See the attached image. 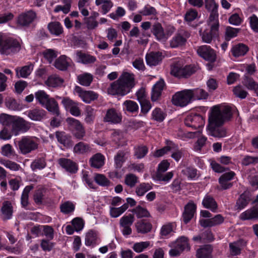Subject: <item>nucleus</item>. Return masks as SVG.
I'll return each mask as SVG.
<instances>
[{"instance_id":"1","label":"nucleus","mask_w":258,"mask_h":258,"mask_svg":"<svg viewBox=\"0 0 258 258\" xmlns=\"http://www.w3.org/2000/svg\"><path fill=\"white\" fill-rule=\"evenodd\" d=\"M232 117L231 108L225 105H216L212 109L209 118L208 130L209 134L216 138H224L227 135V130L222 126Z\"/></svg>"},{"instance_id":"2","label":"nucleus","mask_w":258,"mask_h":258,"mask_svg":"<svg viewBox=\"0 0 258 258\" xmlns=\"http://www.w3.org/2000/svg\"><path fill=\"white\" fill-rule=\"evenodd\" d=\"M135 85L133 74L127 72L122 73L119 79L111 84L108 88V93L112 95L123 96L130 92Z\"/></svg>"},{"instance_id":"3","label":"nucleus","mask_w":258,"mask_h":258,"mask_svg":"<svg viewBox=\"0 0 258 258\" xmlns=\"http://www.w3.org/2000/svg\"><path fill=\"white\" fill-rule=\"evenodd\" d=\"M192 99L191 90H184L176 93L172 98L173 104L183 107L187 105Z\"/></svg>"},{"instance_id":"4","label":"nucleus","mask_w":258,"mask_h":258,"mask_svg":"<svg viewBox=\"0 0 258 258\" xmlns=\"http://www.w3.org/2000/svg\"><path fill=\"white\" fill-rule=\"evenodd\" d=\"M21 49L19 42L13 38L4 39L0 44V53L3 54H9L12 52L18 51Z\"/></svg>"},{"instance_id":"5","label":"nucleus","mask_w":258,"mask_h":258,"mask_svg":"<svg viewBox=\"0 0 258 258\" xmlns=\"http://www.w3.org/2000/svg\"><path fill=\"white\" fill-rule=\"evenodd\" d=\"M67 122L73 130L74 136L78 140L83 139L85 136L86 132L81 122L79 120L71 117L67 119Z\"/></svg>"},{"instance_id":"6","label":"nucleus","mask_w":258,"mask_h":258,"mask_svg":"<svg viewBox=\"0 0 258 258\" xmlns=\"http://www.w3.org/2000/svg\"><path fill=\"white\" fill-rule=\"evenodd\" d=\"M31 127V123L22 117L15 116L14 120L12 132L17 136L20 132H26Z\"/></svg>"},{"instance_id":"7","label":"nucleus","mask_w":258,"mask_h":258,"mask_svg":"<svg viewBox=\"0 0 258 258\" xmlns=\"http://www.w3.org/2000/svg\"><path fill=\"white\" fill-rule=\"evenodd\" d=\"M18 146L21 153L23 154L29 153L38 148V144L31 139L24 137L19 142Z\"/></svg>"},{"instance_id":"8","label":"nucleus","mask_w":258,"mask_h":258,"mask_svg":"<svg viewBox=\"0 0 258 258\" xmlns=\"http://www.w3.org/2000/svg\"><path fill=\"white\" fill-rule=\"evenodd\" d=\"M198 54L206 60L213 62L216 59V54L213 49L207 45L200 46L197 49Z\"/></svg>"},{"instance_id":"9","label":"nucleus","mask_w":258,"mask_h":258,"mask_svg":"<svg viewBox=\"0 0 258 258\" xmlns=\"http://www.w3.org/2000/svg\"><path fill=\"white\" fill-rule=\"evenodd\" d=\"M75 90L83 101L87 103H89L92 101L97 99L98 97V95L97 93L92 91H84L79 86H76Z\"/></svg>"},{"instance_id":"10","label":"nucleus","mask_w":258,"mask_h":258,"mask_svg":"<svg viewBox=\"0 0 258 258\" xmlns=\"http://www.w3.org/2000/svg\"><path fill=\"white\" fill-rule=\"evenodd\" d=\"M185 124L187 126L197 129L203 126L204 121L202 116L200 115H191L186 117Z\"/></svg>"},{"instance_id":"11","label":"nucleus","mask_w":258,"mask_h":258,"mask_svg":"<svg viewBox=\"0 0 258 258\" xmlns=\"http://www.w3.org/2000/svg\"><path fill=\"white\" fill-rule=\"evenodd\" d=\"M239 219L242 221L258 220V204L242 212Z\"/></svg>"},{"instance_id":"12","label":"nucleus","mask_w":258,"mask_h":258,"mask_svg":"<svg viewBox=\"0 0 258 258\" xmlns=\"http://www.w3.org/2000/svg\"><path fill=\"white\" fill-rule=\"evenodd\" d=\"M246 241L240 239L229 243V253L232 256L239 255L241 250L246 246Z\"/></svg>"},{"instance_id":"13","label":"nucleus","mask_w":258,"mask_h":258,"mask_svg":"<svg viewBox=\"0 0 258 258\" xmlns=\"http://www.w3.org/2000/svg\"><path fill=\"white\" fill-rule=\"evenodd\" d=\"M36 18V14L32 11H28L19 15L17 22L22 26H26L32 23Z\"/></svg>"},{"instance_id":"14","label":"nucleus","mask_w":258,"mask_h":258,"mask_svg":"<svg viewBox=\"0 0 258 258\" xmlns=\"http://www.w3.org/2000/svg\"><path fill=\"white\" fill-rule=\"evenodd\" d=\"M189 34L187 32L176 34L170 41V46L172 48L180 47L184 45Z\"/></svg>"},{"instance_id":"15","label":"nucleus","mask_w":258,"mask_h":258,"mask_svg":"<svg viewBox=\"0 0 258 258\" xmlns=\"http://www.w3.org/2000/svg\"><path fill=\"white\" fill-rule=\"evenodd\" d=\"M196 210V205L192 202H189L185 206L182 217L185 224H187L194 217Z\"/></svg>"},{"instance_id":"16","label":"nucleus","mask_w":258,"mask_h":258,"mask_svg":"<svg viewBox=\"0 0 258 258\" xmlns=\"http://www.w3.org/2000/svg\"><path fill=\"white\" fill-rule=\"evenodd\" d=\"M162 53L160 52H151L146 56V62L150 66H155L162 60Z\"/></svg>"},{"instance_id":"17","label":"nucleus","mask_w":258,"mask_h":258,"mask_svg":"<svg viewBox=\"0 0 258 258\" xmlns=\"http://www.w3.org/2000/svg\"><path fill=\"white\" fill-rule=\"evenodd\" d=\"M208 24L211 28V31L215 34L217 31H219V14L218 11L210 12Z\"/></svg>"},{"instance_id":"18","label":"nucleus","mask_w":258,"mask_h":258,"mask_svg":"<svg viewBox=\"0 0 258 258\" xmlns=\"http://www.w3.org/2000/svg\"><path fill=\"white\" fill-rule=\"evenodd\" d=\"M55 136L57 141L63 145L66 148H70L73 145V142L71 139V136L67 134L64 132H56Z\"/></svg>"},{"instance_id":"19","label":"nucleus","mask_w":258,"mask_h":258,"mask_svg":"<svg viewBox=\"0 0 258 258\" xmlns=\"http://www.w3.org/2000/svg\"><path fill=\"white\" fill-rule=\"evenodd\" d=\"M58 163L62 168L71 173H75L78 169L77 164L70 159L61 158L59 159Z\"/></svg>"},{"instance_id":"20","label":"nucleus","mask_w":258,"mask_h":258,"mask_svg":"<svg viewBox=\"0 0 258 258\" xmlns=\"http://www.w3.org/2000/svg\"><path fill=\"white\" fill-rule=\"evenodd\" d=\"M235 174L233 171L225 173L221 175L219 179V183L222 189H226L232 186L231 183L228 182L235 176Z\"/></svg>"},{"instance_id":"21","label":"nucleus","mask_w":258,"mask_h":258,"mask_svg":"<svg viewBox=\"0 0 258 258\" xmlns=\"http://www.w3.org/2000/svg\"><path fill=\"white\" fill-rule=\"evenodd\" d=\"M104 120L113 123H117L121 121V116L114 109L111 108L107 110Z\"/></svg>"},{"instance_id":"22","label":"nucleus","mask_w":258,"mask_h":258,"mask_svg":"<svg viewBox=\"0 0 258 258\" xmlns=\"http://www.w3.org/2000/svg\"><path fill=\"white\" fill-rule=\"evenodd\" d=\"M46 115V111L42 109L34 108L28 112V116L33 121H41Z\"/></svg>"},{"instance_id":"23","label":"nucleus","mask_w":258,"mask_h":258,"mask_svg":"<svg viewBox=\"0 0 258 258\" xmlns=\"http://www.w3.org/2000/svg\"><path fill=\"white\" fill-rule=\"evenodd\" d=\"M212 246L211 245H205L197 250V258H212Z\"/></svg>"},{"instance_id":"24","label":"nucleus","mask_w":258,"mask_h":258,"mask_svg":"<svg viewBox=\"0 0 258 258\" xmlns=\"http://www.w3.org/2000/svg\"><path fill=\"white\" fill-rule=\"evenodd\" d=\"M251 198L249 192H244L241 194L237 200L235 206L236 209L241 210L244 209L248 204Z\"/></svg>"},{"instance_id":"25","label":"nucleus","mask_w":258,"mask_h":258,"mask_svg":"<svg viewBox=\"0 0 258 258\" xmlns=\"http://www.w3.org/2000/svg\"><path fill=\"white\" fill-rule=\"evenodd\" d=\"M2 218L4 220L10 219L13 214V206L10 201H5L1 208Z\"/></svg>"},{"instance_id":"26","label":"nucleus","mask_w":258,"mask_h":258,"mask_svg":"<svg viewBox=\"0 0 258 258\" xmlns=\"http://www.w3.org/2000/svg\"><path fill=\"white\" fill-rule=\"evenodd\" d=\"M91 146L83 142H80L74 147V152L78 154H86L91 152Z\"/></svg>"},{"instance_id":"27","label":"nucleus","mask_w":258,"mask_h":258,"mask_svg":"<svg viewBox=\"0 0 258 258\" xmlns=\"http://www.w3.org/2000/svg\"><path fill=\"white\" fill-rule=\"evenodd\" d=\"M54 65L57 69L64 71L68 69L70 64L68 61L67 56L62 55L55 60Z\"/></svg>"},{"instance_id":"28","label":"nucleus","mask_w":258,"mask_h":258,"mask_svg":"<svg viewBox=\"0 0 258 258\" xmlns=\"http://www.w3.org/2000/svg\"><path fill=\"white\" fill-rule=\"evenodd\" d=\"M90 162L92 167L100 168L104 164V157L101 153H97L90 158Z\"/></svg>"},{"instance_id":"29","label":"nucleus","mask_w":258,"mask_h":258,"mask_svg":"<svg viewBox=\"0 0 258 258\" xmlns=\"http://www.w3.org/2000/svg\"><path fill=\"white\" fill-rule=\"evenodd\" d=\"M164 86L163 80H161L158 81L154 86L152 90L151 99L153 101H156L158 99L161 94Z\"/></svg>"},{"instance_id":"30","label":"nucleus","mask_w":258,"mask_h":258,"mask_svg":"<svg viewBox=\"0 0 258 258\" xmlns=\"http://www.w3.org/2000/svg\"><path fill=\"white\" fill-rule=\"evenodd\" d=\"M63 79L56 75L49 76L45 81V84L46 86L50 87H56L61 86L63 83Z\"/></svg>"},{"instance_id":"31","label":"nucleus","mask_w":258,"mask_h":258,"mask_svg":"<svg viewBox=\"0 0 258 258\" xmlns=\"http://www.w3.org/2000/svg\"><path fill=\"white\" fill-rule=\"evenodd\" d=\"M43 106H44L48 111L52 112L53 114L56 116L59 115L58 105L54 98H50Z\"/></svg>"},{"instance_id":"32","label":"nucleus","mask_w":258,"mask_h":258,"mask_svg":"<svg viewBox=\"0 0 258 258\" xmlns=\"http://www.w3.org/2000/svg\"><path fill=\"white\" fill-rule=\"evenodd\" d=\"M135 226L138 232L141 233H147L150 232L152 228L150 223L143 220L137 222Z\"/></svg>"},{"instance_id":"33","label":"nucleus","mask_w":258,"mask_h":258,"mask_svg":"<svg viewBox=\"0 0 258 258\" xmlns=\"http://www.w3.org/2000/svg\"><path fill=\"white\" fill-rule=\"evenodd\" d=\"M95 4L97 6H100L103 14H107L113 6L111 0H96Z\"/></svg>"},{"instance_id":"34","label":"nucleus","mask_w":258,"mask_h":258,"mask_svg":"<svg viewBox=\"0 0 258 258\" xmlns=\"http://www.w3.org/2000/svg\"><path fill=\"white\" fill-rule=\"evenodd\" d=\"M47 28L51 34L59 36L63 32V28L58 22H52L48 25Z\"/></svg>"},{"instance_id":"35","label":"nucleus","mask_w":258,"mask_h":258,"mask_svg":"<svg viewBox=\"0 0 258 258\" xmlns=\"http://www.w3.org/2000/svg\"><path fill=\"white\" fill-rule=\"evenodd\" d=\"M248 50L247 46L243 44H239L232 48V53L235 57H239L244 55Z\"/></svg>"},{"instance_id":"36","label":"nucleus","mask_w":258,"mask_h":258,"mask_svg":"<svg viewBox=\"0 0 258 258\" xmlns=\"http://www.w3.org/2000/svg\"><path fill=\"white\" fill-rule=\"evenodd\" d=\"M62 103L64 105L70 106V111L72 115L78 116L81 114V110L79 108L72 100L68 98H64L62 100Z\"/></svg>"},{"instance_id":"37","label":"nucleus","mask_w":258,"mask_h":258,"mask_svg":"<svg viewBox=\"0 0 258 258\" xmlns=\"http://www.w3.org/2000/svg\"><path fill=\"white\" fill-rule=\"evenodd\" d=\"M77 55L78 57V61L83 63H93L96 60V58L94 56L81 51L77 52Z\"/></svg>"},{"instance_id":"38","label":"nucleus","mask_w":258,"mask_h":258,"mask_svg":"<svg viewBox=\"0 0 258 258\" xmlns=\"http://www.w3.org/2000/svg\"><path fill=\"white\" fill-rule=\"evenodd\" d=\"M152 32L159 40L162 39L165 37L163 29L161 24L159 23H155L152 26Z\"/></svg>"},{"instance_id":"39","label":"nucleus","mask_w":258,"mask_h":258,"mask_svg":"<svg viewBox=\"0 0 258 258\" xmlns=\"http://www.w3.org/2000/svg\"><path fill=\"white\" fill-rule=\"evenodd\" d=\"M79 83L85 86H89L93 80V76L89 73H84L77 77Z\"/></svg>"},{"instance_id":"40","label":"nucleus","mask_w":258,"mask_h":258,"mask_svg":"<svg viewBox=\"0 0 258 258\" xmlns=\"http://www.w3.org/2000/svg\"><path fill=\"white\" fill-rule=\"evenodd\" d=\"M32 69L33 66L31 64L18 68L16 69L17 76L19 78H26L31 74Z\"/></svg>"},{"instance_id":"41","label":"nucleus","mask_w":258,"mask_h":258,"mask_svg":"<svg viewBox=\"0 0 258 258\" xmlns=\"http://www.w3.org/2000/svg\"><path fill=\"white\" fill-rule=\"evenodd\" d=\"M46 166V162L44 157L38 158L34 160L31 164V168L32 170L36 169H42Z\"/></svg>"},{"instance_id":"42","label":"nucleus","mask_w":258,"mask_h":258,"mask_svg":"<svg viewBox=\"0 0 258 258\" xmlns=\"http://www.w3.org/2000/svg\"><path fill=\"white\" fill-rule=\"evenodd\" d=\"M203 205L205 208L210 209L212 211H214L217 208L216 202L212 197L209 196H206L204 199Z\"/></svg>"},{"instance_id":"43","label":"nucleus","mask_w":258,"mask_h":258,"mask_svg":"<svg viewBox=\"0 0 258 258\" xmlns=\"http://www.w3.org/2000/svg\"><path fill=\"white\" fill-rule=\"evenodd\" d=\"M174 245L182 252L184 250H189L190 247L187 241V238L185 237H181L176 241Z\"/></svg>"},{"instance_id":"44","label":"nucleus","mask_w":258,"mask_h":258,"mask_svg":"<svg viewBox=\"0 0 258 258\" xmlns=\"http://www.w3.org/2000/svg\"><path fill=\"white\" fill-rule=\"evenodd\" d=\"M33 188L32 185H28L24 188L21 196V205L23 207H26L28 204L29 193Z\"/></svg>"},{"instance_id":"45","label":"nucleus","mask_w":258,"mask_h":258,"mask_svg":"<svg viewBox=\"0 0 258 258\" xmlns=\"http://www.w3.org/2000/svg\"><path fill=\"white\" fill-rule=\"evenodd\" d=\"M35 96L36 99L42 106L45 105L50 98L49 96L43 90H39L36 92L35 93Z\"/></svg>"},{"instance_id":"46","label":"nucleus","mask_w":258,"mask_h":258,"mask_svg":"<svg viewBox=\"0 0 258 258\" xmlns=\"http://www.w3.org/2000/svg\"><path fill=\"white\" fill-rule=\"evenodd\" d=\"M183 68L180 63H175L171 65L170 74L177 78H182Z\"/></svg>"},{"instance_id":"47","label":"nucleus","mask_w":258,"mask_h":258,"mask_svg":"<svg viewBox=\"0 0 258 258\" xmlns=\"http://www.w3.org/2000/svg\"><path fill=\"white\" fill-rule=\"evenodd\" d=\"M128 208L127 204H124L119 208H111L110 214L112 217L116 218L124 212Z\"/></svg>"},{"instance_id":"48","label":"nucleus","mask_w":258,"mask_h":258,"mask_svg":"<svg viewBox=\"0 0 258 258\" xmlns=\"http://www.w3.org/2000/svg\"><path fill=\"white\" fill-rule=\"evenodd\" d=\"M97 239V233L93 230H90L86 235L85 244L86 245H91L96 243Z\"/></svg>"},{"instance_id":"49","label":"nucleus","mask_w":258,"mask_h":258,"mask_svg":"<svg viewBox=\"0 0 258 258\" xmlns=\"http://www.w3.org/2000/svg\"><path fill=\"white\" fill-rule=\"evenodd\" d=\"M60 211L66 214L73 212L75 210L74 204L70 201L65 202L60 206Z\"/></svg>"},{"instance_id":"50","label":"nucleus","mask_w":258,"mask_h":258,"mask_svg":"<svg viewBox=\"0 0 258 258\" xmlns=\"http://www.w3.org/2000/svg\"><path fill=\"white\" fill-rule=\"evenodd\" d=\"M151 188L152 186L150 184L142 183L136 187V192L138 196L141 197Z\"/></svg>"},{"instance_id":"51","label":"nucleus","mask_w":258,"mask_h":258,"mask_svg":"<svg viewBox=\"0 0 258 258\" xmlns=\"http://www.w3.org/2000/svg\"><path fill=\"white\" fill-rule=\"evenodd\" d=\"M15 116L2 113L0 115V123L3 125L6 126H9L11 124H13Z\"/></svg>"},{"instance_id":"52","label":"nucleus","mask_w":258,"mask_h":258,"mask_svg":"<svg viewBox=\"0 0 258 258\" xmlns=\"http://www.w3.org/2000/svg\"><path fill=\"white\" fill-rule=\"evenodd\" d=\"M137 218H141L143 217H149L150 216L149 212L146 209H145L140 206H137L133 210Z\"/></svg>"},{"instance_id":"53","label":"nucleus","mask_w":258,"mask_h":258,"mask_svg":"<svg viewBox=\"0 0 258 258\" xmlns=\"http://www.w3.org/2000/svg\"><path fill=\"white\" fill-rule=\"evenodd\" d=\"M192 98L195 97L198 99H206L208 97V93L202 89L191 90Z\"/></svg>"},{"instance_id":"54","label":"nucleus","mask_w":258,"mask_h":258,"mask_svg":"<svg viewBox=\"0 0 258 258\" xmlns=\"http://www.w3.org/2000/svg\"><path fill=\"white\" fill-rule=\"evenodd\" d=\"M0 163L6 168L14 171L18 170L20 167L16 163L9 160L0 159Z\"/></svg>"},{"instance_id":"55","label":"nucleus","mask_w":258,"mask_h":258,"mask_svg":"<svg viewBox=\"0 0 258 258\" xmlns=\"http://www.w3.org/2000/svg\"><path fill=\"white\" fill-rule=\"evenodd\" d=\"M150 245L149 241H141L135 243L133 246V250L138 253H140Z\"/></svg>"},{"instance_id":"56","label":"nucleus","mask_w":258,"mask_h":258,"mask_svg":"<svg viewBox=\"0 0 258 258\" xmlns=\"http://www.w3.org/2000/svg\"><path fill=\"white\" fill-rule=\"evenodd\" d=\"M72 0H63L64 6H57L54 9L55 12H58L60 11L63 12L64 14H68L70 11L71 7Z\"/></svg>"},{"instance_id":"57","label":"nucleus","mask_w":258,"mask_h":258,"mask_svg":"<svg viewBox=\"0 0 258 258\" xmlns=\"http://www.w3.org/2000/svg\"><path fill=\"white\" fill-rule=\"evenodd\" d=\"M218 35V31H217V33L214 34L213 32L211 31V28H210V31L209 32L205 31L202 34H201L202 40L207 43H210L212 41V38L214 37H216Z\"/></svg>"},{"instance_id":"58","label":"nucleus","mask_w":258,"mask_h":258,"mask_svg":"<svg viewBox=\"0 0 258 258\" xmlns=\"http://www.w3.org/2000/svg\"><path fill=\"white\" fill-rule=\"evenodd\" d=\"M138 178L137 176L133 174H128L126 175L125 177L124 182L126 185L131 187L135 186L138 182Z\"/></svg>"},{"instance_id":"59","label":"nucleus","mask_w":258,"mask_h":258,"mask_svg":"<svg viewBox=\"0 0 258 258\" xmlns=\"http://www.w3.org/2000/svg\"><path fill=\"white\" fill-rule=\"evenodd\" d=\"M134 221V215L129 214L127 216H123L119 221L120 226H131Z\"/></svg>"},{"instance_id":"60","label":"nucleus","mask_w":258,"mask_h":258,"mask_svg":"<svg viewBox=\"0 0 258 258\" xmlns=\"http://www.w3.org/2000/svg\"><path fill=\"white\" fill-rule=\"evenodd\" d=\"M165 116L166 114L159 108H156L153 111L152 118L157 121H162Z\"/></svg>"},{"instance_id":"61","label":"nucleus","mask_w":258,"mask_h":258,"mask_svg":"<svg viewBox=\"0 0 258 258\" xmlns=\"http://www.w3.org/2000/svg\"><path fill=\"white\" fill-rule=\"evenodd\" d=\"M95 181L101 186H108L109 180L103 174H97L94 178Z\"/></svg>"},{"instance_id":"62","label":"nucleus","mask_w":258,"mask_h":258,"mask_svg":"<svg viewBox=\"0 0 258 258\" xmlns=\"http://www.w3.org/2000/svg\"><path fill=\"white\" fill-rule=\"evenodd\" d=\"M14 153L12 146L10 144H7L1 148V154L3 156L10 157Z\"/></svg>"},{"instance_id":"63","label":"nucleus","mask_w":258,"mask_h":258,"mask_svg":"<svg viewBox=\"0 0 258 258\" xmlns=\"http://www.w3.org/2000/svg\"><path fill=\"white\" fill-rule=\"evenodd\" d=\"M243 85L248 89L254 90L258 87L257 84L252 78L248 77H245L243 82Z\"/></svg>"},{"instance_id":"64","label":"nucleus","mask_w":258,"mask_h":258,"mask_svg":"<svg viewBox=\"0 0 258 258\" xmlns=\"http://www.w3.org/2000/svg\"><path fill=\"white\" fill-rule=\"evenodd\" d=\"M140 13L145 16H155L157 12L156 10L153 7L150 6H146L144 9L140 12Z\"/></svg>"}]
</instances>
